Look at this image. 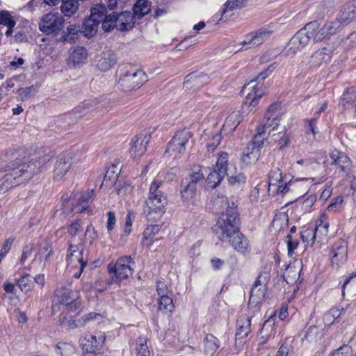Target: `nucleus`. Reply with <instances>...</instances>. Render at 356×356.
I'll return each instance as SVG.
<instances>
[{"instance_id":"52","label":"nucleus","mask_w":356,"mask_h":356,"mask_svg":"<svg viewBox=\"0 0 356 356\" xmlns=\"http://www.w3.org/2000/svg\"><path fill=\"white\" fill-rule=\"evenodd\" d=\"M136 349L137 351V356H149V351L145 338H138Z\"/></svg>"},{"instance_id":"12","label":"nucleus","mask_w":356,"mask_h":356,"mask_svg":"<svg viewBox=\"0 0 356 356\" xmlns=\"http://www.w3.org/2000/svg\"><path fill=\"white\" fill-rule=\"evenodd\" d=\"M55 297L60 304L67 307L70 310L76 309L79 305V302H77L79 298V292L78 291H74L72 289L71 284L58 288L55 291Z\"/></svg>"},{"instance_id":"37","label":"nucleus","mask_w":356,"mask_h":356,"mask_svg":"<svg viewBox=\"0 0 356 356\" xmlns=\"http://www.w3.org/2000/svg\"><path fill=\"white\" fill-rule=\"evenodd\" d=\"M275 63H274V64L270 65L264 71L260 72L258 74V76H257V79L255 80H252L245 86H244V88L243 89V92H244V93L247 92V94H248V92H251L250 89V90L246 89V88L248 87L249 84L251 82H254V83L255 88H261V89L263 90V91H264V90L263 88V86H262V84H260V82L264 81L266 78H267L272 73V72L275 70ZM264 93H265V92H264Z\"/></svg>"},{"instance_id":"51","label":"nucleus","mask_w":356,"mask_h":356,"mask_svg":"<svg viewBox=\"0 0 356 356\" xmlns=\"http://www.w3.org/2000/svg\"><path fill=\"white\" fill-rule=\"evenodd\" d=\"M329 223L327 222V217L325 214L321 215L316 223L314 231L321 235H327L328 233Z\"/></svg>"},{"instance_id":"45","label":"nucleus","mask_w":356,"mask_h":356,"mask_svg":"<svg viewBox=\"0 0 356 356\" xmlns=\"http://www.w3.org/2000/svg\"><path fill=\"white\" fill-rule=\"evenodd\" d=\"M204 179V174L202 172L200 165L194 164L191 167V172L188 177H186L183 180H187L190 184H194L197 186V183Z\"/></svg>"},{"instance_id":"6","label":"nucleus","mask_w":356,"mask_h":356,"mask_svg":"<svg viewBox=\"0 0 356 356\" xmlns=\"http://www.w3.org/2000/svg\"><path fill=\"white\" fill-rule=\"evenodd\" d=\"M135 24V18L130 11H124L120 13L112 12L108 14V21L103 24V30L111 32L114 29L120 31L131 29Z\"/></svg>"},{"instance_id":"28","label":"nucleus","mask_w":356,"mask_h":356,"mask_svg":"<svg viewBox=\"0 0 356 356\" xmlns=\"http://www.w3.org/2000/svg\"><path fill=\"white\" fill-rule=\"evenodd\" d=\"M149 140V136L145 135L143 138H136L133 141L130 148L131 154L134 156H140L145 154L147 149V145Z\"/></svg>"},{"instance_id":"54","label":"nucleus","mask_w":356,"mask_h":356,"mask_svg":"<svg viewBox=\"0 0 356 356\" xmlns=\"http://www.w3.org/2000/svg\"><path fill=\"white\" fill-rule=\"evenodd\" d=\"M85 242L92 244L98 236L97 232L92 224H90L85 232Z\"/></svg>"},{"instance_id":"24","label":"nucleus","mask_w":356,"mask_h":356,"mask_svg":"<svg viewBox=\"0 0 356 356\" xmlns=\"http://www.w3.org/2000/svg\"><path fill=\"white\" fill-rule=\"evenodd\" d=\"M225 242H228L235 250L243 254L250 251L248 240L240 230L232 235L229 240Z\"/></svg>"},{"instance_id":"16","label":"nucleus","mask_w":356,"mask_h":356,"mask_svg":"<svg viewBox=\"0 0 356 356\" xmlns=\"http://www.w3.org/2000/svg\"><path fill=\"white\" fill-rule=\"evenodd\" d=\"M332 266L338 268L345 264L348 259V243L345 240L336 241L330 252Z\"/></svg>"},{"instance_id":"58","label":"nucleus","mask_w":356,"mask_h":356,"mask_svg":"<svg viewBox=\"0 0 356 356\" xmlns=\"http://www.w3.org/2000/svg\"><path fill=\"white\" fill-rule=\"evenodd\" d=\"M278 181H279V179L268 177V191L269 195H275L276 194H279V190L280 189V186L277 185Z\"/></svg>"},{"instance_id":"43","label":"nucleus","mask_w":356,"mask_h":356,"mask_svg":"<svg viewBox=\"0 0 356 356\" xmlns=\"http://www.w3.org/2000/svg\"><path fill=\"white\" fill-rule=\"evenodd\" d=\"M80 0H62L61 12L65 16L71 17L78 10Z\"/></svg>"},{"instance_id":"42","label":"nucleus","mask_w":356,"mask_h":356,"mask_svg":"<svg viewBox=\"0 0 356 356\" xmlns=\"http://www.w3.org/2000/svg\"><path fill=\"white\" fill-rule=\"evenodd\" d=\"M0 24L7 26L5 34L8 37L12 35L13 28L15 26L16 22L8 11L2 10L0 11Z\"/></svg>"},{"instance_id":"64","label":"nucleus","mask_w":356,"mask_h":356,"mask_svg":"<svg viewBox=\"0 0 356 356\" xmlns=\"http://www.w3.org/2000/svg\"><path fill=\"white\" fill-rule=\"evenodd\" d=\"M350 350V346L343 345L330 353V356H347Z\"/></svg>"},{"instance_id":"44","label":"nucleus","mask_w":356,"mask_h":356,"mask_svg":"<svg viewBox=\"0 0 356 356\" xmlns=\"http://www.w3.org/2000/svg\"><path fill=\"white\" fill-rule=\"evenodd\" d=\"M88 56L87 49L83 47H77L70 53V59L74 65L83 63Z\"/></svg>"},{"instance_id":"26","label":"nucleus","mask_w":356,"mask_h":356,"mask_svg":"<svg viewBox=\"0 0 356 356\" xmlns=\"http://www.w3.org/2000/svg\"><path fill=\"white\" fill-rule=\"evenodd\" d=\"M264 276L263 274L259 275L250 291V301L259 303L264 297L267 291L266 283L262 284L261 279Z\"/></svg>"},{"instance_id":"11","label":"nucleus","mask_w":356,"mask_h":356,"mask_svg":"<svg viewBox=\"0 0 356 356\" xmlns=\"http://www.w3.org/2000/svg\"><path fill=\"white\" fill-rule=\"evenodd\" d=\"M134 264L131 256H124L119 258L115 264L108 265L109 273H114L116 279L121 280L128 278L133 273L131 264Z\"/></svg>"},{"instance_id":"53","label":"nucleus","mask_w":356,"mask_h":356,"mask_svg":"<svg viewBox=\"0 0 356 356\" xmlns=\"http://www.w3.org/2000/svg\"><path fill=\"white\" fill-rule=\"evenodd\" d=\"M356 99V95H355V89L354 88H348L343 93L341 97V104H343V106H346V104H353Z\"/></svg>"},{"instance_id":"29","label":"nucleus","mask_w":356,"mask_h":356,"mask_svg":"<svg viewBox=\"0 0 356 356\" xmlns=\"http://www.w3.org/2000/svg\"><path fill=\"white\" fill-rule=\"evenodd\" d=\"M94 195L93 190L81 193L78 198V202L72 204V211L74 213H83L88 209L89 200Z\"/></svg>"},{"instance_id":"5","label":"nucleus","mask_w":356,"mask_h":356,"mask_svg":"<svg viewBox=\"0 0 356 356\" xmlns=\"http://www.w3.org/2000/svg\"><path fill=\"white\" fill-rule=\"evenodd\" d=\"M316 27V24L314 22L307 24L291 38L284 49V53L288 56H293L301 51L311 39L308 32L313 31Z\"/></svg>"},{"instance_id":"33","label":"nucleus","mask_w":356,"mask_h":356,"mask_svg":"<svg viewBox=\"0 0 356 356\" xmlns=\"http://www.w3.org/2000/svg\"><path fill=\"white\" fill-rule=\"evenodd\" d=\"M79 32H81L79 25L70 24L66 30L62 32L59 40L70 44L73 43L77 40Z\"/></svg>"},{"instance_id":"59","label":"nucleus","mask_w":356,"mask_h":356,"mask_svg":"<svg viewBox=\"0 0 356 356\" xmlns=\"http://www.w3.org/2000/svg\"><path fill=\"white\" fill-rule=\"evenodd\" d=\"M82 229L81 222L80 220H75L70 225L68 232L70 236H75L82 231Z\"/></svg>"},{"instance_id":"22","label":"nucleus","mask_w":356,"mask_h":356,"mask_svg":"<svg viewBox=\"0 0 356 356\" xmlns=\"http://www.w3.org/2000/svg\"><path fill=\"white\" fill-rule=\"evenodd\" d=\"M83 247L82 243L77 245H73L70 243L67 254L66 256V261L67 265L76 267V264H81L82 263H86L83 257Z\"/></svg>"},{"instance_id":"3","label":"nucleus","mask_w":356,"mask_h":356,"mask_svg":"<svg viewBox=\"0 0 356 356\" xmlns=\"http://www.w3.org/2000/svg\"><path fill=\"white\" fill-rule=\"evenodd\" d=\"M117 75L118 85L125 91L139 88L147 81V76L143 71L130 65L120 67L117 70Z\"/></svg>"},{"instance_id":"27","label":"nucleus","mask_w":356,"mask_h":356,"mask_svg":"<svg viewBox=\"0 0 356 356\" xmlns=\"http://www.w3.org/2000/svg\"><path fill=\"white\" fill-rule=\"evenodd\" d=\"M275 315L270 316L263 325L261 329V334L262 336L259 339V345H264L266 343L268 339L275 333L274 325L275 323Z\"/></svg>"},{"instance_id":"25","label":"nucleus","mask_w":356,"mask_h":356,"mask_svg":"<svg viewBox=\"0 0 356 356\" xmlns=\"http://www.w3.org/2000/svg\"><path fill=\"white\" fill-rule=\"evenodd\" d=\"M118 62L117 54L112 51H106L101 54L97 67L102 72L110 70Z\"/></svg>"},{"instance_id":"39","label":"nucleus","mask_w":356,"mask_h":356,"mask_svg":"<svg viewBox=\"0 0 356 356\" xmlns=\"http://www.w3.org/2000/svg\"><path fill=\"white\" fill-rule=\"evenodd\" d=\"M204 353L213 355L220 347L218 339L211 334H207L204 340Z\"/></svg>"},{"instance_id":"17","label":"nucleus","mask_w":356,"mask_h":356,"mask_svg":"<svg viewBox=\"0 0 356 356\" xmlns=\"http://www.w3.org/2000/svg\"><path fill=\"white\" fill-rule=\"evenodd\" d=\"M156 288L158 296L159 310L171 312L174 308L172 299L168 296L169 290L166 284L161 280L156 282Z\"/></svg>"},{"instance_id":"40","label":"nucleus","mask_w":356,"mask_h":356,"mask_svg":"<svg viewBox=\"0 0 356 356\" xmlns=\"http://www.w3.org/2000/svg\"><path fill=\"white\" fill-rule=\"evenodd\" d=\"M99 24L95 19L88 17L83 22L81 31L85 37L90 38L96 34Z\"/></svg>"},{"instance_id":"2","label":"nucleus","mask_w":356,"mask_h":356,"mask_svg":"<svg viewBox=\"0 0 356 356\" xmlns=\"http://www.w3.org/2000/svg\"><path fill=\"white\" fill-rule=\"evenodd\" d=\"M246 89L251 90L246 94L241 111H233L226 118L223 127H227L229 131H234L250 112H254L253 109L259 103V100L263 97L264 91L261 88H255L254 83L251 82Z\"/></svg>"},{"instance_id":"20","label":"nucleus","mask_w":356,"mask_h":356,"mask_svg":"<svg viewBox=\"0 0 356 356\" xmlns=\"http://www.w3.org/2000/svg\"><path fill=\"white\" fill-rule=\"evenodd\" d=\"M251 318L248 315H241L236 321V341L243 343L251 332Z\"/></svg>"},{"instance_id":"63","label":"nucleus","mask_w":356,"mask_h":356,"mask_svg":"<svg viewBox=\"0 0 356 356\" xmlns=\"http://www.w3.org/2000/svg\"><path fill=\"white\" fill-rule=\"evenodd\" d=\"M107 222L106 229L108 233H110L115 227L116 223V217L114 211H109L107 213Z\"/></svg>"},{"instance_id":"57","label":"nucleus","mask_w":356,"mask_h":356,"mask_svg":"<svg viewBox=\"0 0 356 356\" xmlns=\"http://www.w3.org/2000/svg\"><path fill=\"white\" fill-rule=\"evenodd\" d=\"M51 159L49 154H44L37 159H33L34 164L38 168V172H42L45 168V165L50 161Z\"/></svg>"},{"instance_id":"61","label":"nucleus","mask_w":356,"mask_h":356,"mask_svg":"<svg viewBox=\"0 0 356 356\" xmlns=\"http://www.w3.org/2000/svg\"><path fill=\"white\" fill-rule=\"evenodd\" d=\"M34 245L32 243H30L26 245L22 250V257L20 259V263L24 264L28 257L31 256L33 251L34 250Z\"/></svg>"},{"instance_id":"47","label":"nucleus","mask_w":356,"mask_h":356,"mask_svg":"<svg viewBox=\"0 0 356 356\" xmlns=\"http://www.w3.org/2000/svg\"><path fill=\"white\" fill-rule=\"evenodd\" d=\"M17 285L22 292L30 291L34 286L33 277L29 273H25L17 280Z\"/></svg>"},{"instance_id":"46","label":"nucleus","mask_w":356,"mask_h":356,"mask_svg":"<svg viewBox=\"0 0 356 356\" xmlns=\"http://www.w3.org/2000/svg\"><path fill=\"white\" fill-rule=\"evenodd\" d=\"M226 175L221 173L220 171L214 169L207 176V184L211 188H215L222 181Z\"/></svg>"},{"instance_id":"62","label":"nucleus","mask_w":356,"mask_h":356,"mask_svg":"<svg viewBox=\"0 0 356 356\" xmlns=\"http://www.w3.org/2000/svg\"><path fill=\"white\" fill-rule=\"evenodd\" d=\"M292 181L289 180L287 181L284 177H282L279 180L277 184V186H280V189L279 190V193L282 195H284L289 191V186L292 184Z\"/></svg>"},{"instance_id":"48","label":"nucleus","mask_w":356,"mask_h":356,"mask_svg":"<svg viewBox=\"0 0 356 356\" xmlns=\"http://www.w3.org/2000/svg\"><path fill=\"white\" fill-rule=\"evenodd\" d=\"M248 0H227L225 3V8L222 11V17L227 18V14L234 10L241 9L245 6Z\"/></svg>"},{"instance_id":"14","label":"nucleus","mask_w":356,"mask_h":356,"mask_svg":"<svg viewBox=\"0 0 356 356\" xmlns=\"http://www.w3.org/2000/svg\"><path fill=\"white\" fill-rule=\"evenodd\" d=\"M316 24V27L312 32H308L310 38H313L314 42H319L323 40L329 39L330 37L335 34L339 29V23L335 20L327 22L323 26L320 27L317 21H313Z\"/></svg>"},{"instance_id":"7","label":"nucleus","mask_w":356,"mask_h":356,"mask_svg":"<svg viewBox=\"0 0 356 356\" xmlns=\"http://www.w3.org/2000/svg\"><path fill=\"white\" fill-rule=\"evenodd\" d=\"M281 116V104L280 103L272 104L265 115L262 124L257 128V135L261 136L264 139V134L268 131V134L275 136L273 131L279 126Z\"/></svg>"},{"instance_id":"35","label":"nucleus","mask_w":356,"mask_h":356,"mask_svg":"<svg viewBox=\"0 0 356 356\" xmlns=\"http://www.w3.org/2000/svg\"><path fill=\"white\" fill-rule=\"evenodd\" d=\"M330 52L325 48L317 50L311 57L310 63L314 66H320L330 59Z\"/></svg>"},{"instance_id":"19","label":"nucleus","mask_w":356,"mask_h":356,"mask_svg":"<svg viewBox=\"0 0 356 356\" xmlns=\"http://www.w3.org/2000/svg\"><path fill=\"white\" fill-rule=\"evenodd\" d=\"M356 19V0H353L343 5L341 10L334 19L339 23V27L350 23Z\"/></svg>"},{"instance_id":"23","label":"nucleus","mask_w":356,"mask_h":356,"mask_svg":"<svg viewBox=\"0 0 356 356\" xmlns=\"http://www.w3.org/2000/svg\"><path fill=\"white\" fill-rule=\"evenodd\" d=\"M72 157L70 154H61L55 163L54 179L59 180L63 178L71 168Z\"/></svg>"},{"instance_id":"8","label":"nucleus","mask_w":356,"mask_h":356,"mask_svg":"<svg viewBox=\"0 0 356 356\" xmlns=\"http://www.w3.org/2000/svg\"><path fill=\"white\" fill-rule=\"evenodd\" d=\"M65 19L58 13L44 15L40 22L39 29L46 35H57L64 26Z\"/></svg>"},{"instance_id":"49","label":"nucleus","mask_w":356,"mask_h":356,"mask_svg":"<svg viewBox=\"0 0 356 356\" xmlns=\"http://www.w3.org/2000/svg\"><path fill=\"white\" fill-rule=\"evenodd\" d=\"M343 308H332L323 316L325 324L327 325H332L334 321L340 318L341 313L344 312Z\"/></svg>"},{"instance_id":"18","label":"nucleus","mask_w":356,"mask_h":356,"mask_svg":"<svg viewBox=\"0 0 356 356\" xmlns=\"http://www.w3.org/2000/svg\"><path fill=\"white\" fill-rule=\"evenodd\" d=\"M271 34V31L267 29H261L255 32L248 34L245 39L241 42L242 47L239 50H247L252 47H257L262 44L265 40L268 38Z\"/></svg>"},{"instance_id":"30","label":"nucleus","mask_w":356,"mask_h":356,"mask_svg":"<svg viewBox=\"0 0 356 356\" xmlns=\"http://www.w3.org/2000/svg\"><path fill=\"white\" fill-rule=\"evenodd\" d=\"M92 19H95L98 23L103 24L108 21V15L107 14L106 7L102 3L95 4L90 9V17Z\"/></svg>"},{"instance_id":"15","label":"nucleus","mask_w":356,"mask_h":356,"mask_svg":"<svg viewBox=\"0 0 356 356\" xmlns=\"http://www.w3.org/2000/svg\"><path fill=\"white\" fill-rule=\"evenodd\" d=\"M105 342V337L101 335L97 339L96 336L86 333L81 339L83 356H95L102 353L100 349Z\"/></svg>"},{"instance_id":"32","label":"nucleus","mask_w":356,"mask_h":356,"mask_svg":"<svg viewBox=\"0 0 356 356\" xmlns=\"http://www.w3.org/2000/svg\"><path fill=\"white\" fill-rule=\"evenodd\" d=\"M212 204L213 209L216 212L220 213H224V209H225V213H227V210L229 209L236 207L233 202H232L230 205L227 197L222 195H217L216 196H214L212 199Z\"/></svg>"},{"instance_id":"60","label":"nucleus","mask_w":356,"mask_h":356,"mask_svg":"<svg viewBox=\"0 0 356 356\" xmlns=\"http://www.w3.org/2000/svg\"><path fill=\"white\" fill-rule=\"evenodd\" d=\"M286 243H287V248H288V254L291 257L293 255L294 250H296L299 243L297 240H293L291 234H288L286 236Z\"/></svg>"},{"instance_id":"50","label":"nucleus","mask_w":356,"mask_h":356,"mask_svg":"<svg viewBox=\"0 0 356 356\" xmlns=\"http://www.w3.org/2000/svg\"><path fill=\"white\" fill-rule=\"evenodd\" d=\"M115 168H116V166L113 165L112 166H110L107 169V170L104 175L103 184L108 186V185H112L116 182V181L118 178L119 172H118L115 170Z\"/></svg>"},{"instance_id":"4","label":"nucleus","mask_w":356,"mask_h":356,"mask_svg":"<svg viewBox=\"0 0 356 356\" xmlns=\"http://www.w3.org/2000/svg\"><path fill=\"white\" fill-rule=\"evenodd\" d=\"M236 207H231L227 213H222L215 225L214 231L217 237L222 242L229 240L232 235L239 230Z\"/></svg>"},{"instance_id":"38","label":"nucleus","mask_w":356,"mask_h":356,"mask_svg":"<svg viewBox=\"0 0 356 356\" xmlns=\"http://www.w3.org/2000/svg\"><path fill=\"white\" fill-rule=\"evenodd\" d=\"M228 182L230 185H241L245 183L246 176L243 172H237L236 167L232 166L229 172L227 173Z\"/></svg>"},{"instance_id":"9","label":"nucleus","mask_w":356,"mask_h":356,"mask_svg":"<svg viewBox=\"0 0 356 356\" xmlns=\"http://www.w3.org/2000/svg\"><path fill=\"white\" fill-rule=\"evenodd\" d=\"M264 145V138L255 135L243 149L241 161L243 166H249L256 163L260 156V152Z\"/></svg>"},{"instance_id":"31","label":"nucleus","mask_w":356,"mask_h":356,"mask_svg":"<svg viewBox=\"0 0 356 356\" xmlns=\"http://www.w3.org/2000/svg\"><path fill=\"white\" fill-rule=\"evenodd\" d=\"M197 186L190 184L187 180L181 179L180 183V194L184 202H189L195 196Z\"/></svg>"},{"instance_id":"21","label":"nucleus","mask_w":356,"mask_h":356,"mask_svg":"<svg viewBox=\"0 0 356 356\" xmlns=\"http://www.w3.org/2000/svg\"><path fill=\"white\" fill-rule=\"evenodd\" d=\"M209 81V78L207 74L204 73L196 74L193 72L185 77L184 88L188 91L195 90L207 84Z\"/></svg>"},{"instance_id":"36","label":"nucleus","mask_w":356,"mask_h":356,"mask_svg":"<svg viewBox=\"0 0 356 356\" xmlns=\"http://www.w3.org/2000/svg\"><path fill=\"white\" fill-rule=\"evenodd\" d=\"M151 10V2L148 0H138L134 5L132 14L134 18L140 19Z\"/></svg>"},{"instance_id":"1","label":"nucleus","mask_w":356,"mask_h":356,"mask_svg":"<svg viewBox=\"0 0 356 356\" xmlns=\"http://www.w3.org/2000/svg\"><path fill=\"white\" fill-rule=\"evenodd\" d=\"M164 184L163 181L156 179L153 181L149 186L144 209L148 222H158L165 212L168 200L163 191Z\"/></svg>"},{"instance_id":"34","label":"nucleus","mask_w":356,"mask_h":356,"mask_svg":"<svg viewBox=\"0 0 356 356\" xmlns=\"http://www.w3.org/2000/svg\"><path fill=\"white\" fill-rule=\"evenodd\" d=\"M161 227V225L159 224H149L143 232V236L141 240L142 245L149 247L153 243V236L159 232Z\"/></svg>"},{"instance_id":"10","label":"nucleus","mask_w":356,"mask_h":356,"mask_svg":"<svg viewBox=\"0 0 356 356\" xmlns=\"http://www.w3.org/2000/svg\"><path fill=\"white\" fill-rule=\"evenodd\" d=\"M14 163H10L4 168L1 167L0 171H14L11 175L15 179H18L16 183L19 184L30 180L35 175L39 173L38 168L34 164L33 159L27 163L22 164L19 169L16 170Z\"/></svg>"},{"instance_id":"55","label":"nucleus","mask_w":356,"mask_h":356,"mask_svg":"<svg viewBox=\"0 0 356 356\" xmlns=\"http://www.w3.org/2000/svg\"><path fill=\"white\" fill-rule=\"evenodd\" d=\"M211 136L207 143V147L209 150L213 151L219 145L221 140V135L218 131H216L211 134Z\"/></svg>"},{"instance_id":"56","label":"nucleus","mask_w":356,"mask_h":356,"mask_svg":"<svg viewBox=\"0 0 356 356\" xmlns=\"http://www.w3.org/2000/svg\"><path fill=\"white\" fill-rule=\"evenodd\" d=\"M317 233L312 228H307L301 233V238L304 242L312 241L314 243L317 237Z\"/></svg>"},{"instance_id":"41","label":"nucleus","mask_w":356,"mask_h":356,"mask_svg":"<svg viewBox=\"0 0 356 356\" xmlns=\"http://www.w3.org/2000/svg\"><path fill=\"white\" fill-rule=\"evenodd\" d=\"M228 157L229 155L227 152H222L219 154L215 169L220 171L221 173L227 175V173L229 172L230 168L232 166H235L234 164L229 162Z\"/></svg>"},{"instance_id":"13","label":"nucleus","mask_w":356,"mask_h":356,"mask_svg":"<svg viewBox=\"0 0 356 356\" xmlns=\"http://www.w3.org/2000/svg\"><path fill=\"white\" fill-rule=\"evenodd\" d=\"M191 136V132L187 129L176 132L168 144L166 153L176 155L185 152L186 145L189 142Z\"/></svg>"}]
</instances>
